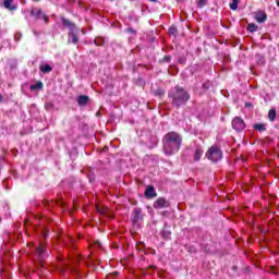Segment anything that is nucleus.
<instances>
[{"instance_id": "f257e3e1", "label": "nucleus", "mask_w": 279, "mask_h": 279, "mask_svg": "<svg viewBox=\"0 0 279 279\" xmlns=\"http://www.w3.org/2000/svg\"><path fill=\"white\" fill-rule=\"evenodd\" d=\"M163 154L166 156H173L180 151L182 147V135L178 132H169L162 138Z\"/></svg>"}, {"instance_id": "f03ea898", "label": "nucleus", "mask_w": 279, "mask_h": 279, "mask_svg": "<svg viewBox=\"0 0 279 279\" xmlns=\"http://www.w3.org/2000/svg\"><path fill=\"white\" fill-rule=\"evenodd\" d=\"M34 264L37 269V274L39 276L40 274H43V276H47V265L45 264V258H47L46 246L40 242L38 246H34Z\"/></svg>"}, {"instance_id": "7ed1b4c3", "label": "nucleus", "mask_w": 279, "mask_h": 279, "mask_svg": "<svg viewBox=\"0 0 279 279\" xmlns=\"http://www.w3.org/2000/svg\"><path fill=\"white\" fill-rule=\"evenodd\" d=\"M168 97L171 99V105L174 108H182V106H185L189 99H191L189 92H185V89L180 86H175L173 89H171Z\"/></svg>"}, {"instance_id": "20e7f679", "label": "nucleus", "mask_w": 279, "mask_h": 279, "mask_svg": "<svg viewBox=\"0 0 279 279\" xmlns=\"http://www.w3.org/2000/svg\"><path fill=\"white\" fill-rule=\"evenodd\" d=\"M206 158L211 160V162H219L223 158V153L219 146H211L206 153Z\"/></svg>"}, {"instance_id": "39448f33", "label": "nucleus", "mask_w": 279, "mask_h": 279, "mask_svg": "<svg viewBox=\"0 0 279 279\" xmlns=\"http://www.w3.org/2000/svg\"><path fill=\"white\" fill-rule=\"evenodd\" d=\"M232 128L235 130V132H243L245 130V121H243V118L235 117L232 120Z\"/></svg>"}, {"instance_id": "423d86ee", "label": "nucleus", "mask_w": 279, "mask_h": 279, "mask_svg": "<svg viewBox=\"0 0 279 279\" xmlns=\"http://www.w3.org/2000/svg\"><path fill=\"white\" fill-rule=\"evenodd\" d=\"M62 23H63V27H68V29H70V35L71 36H75L77 34H80V29L77 28V26H75V24L66 19H62Z\"/></svg>"}, {"instance_id": "0eeeda50", "label": "nucleus", "mask_w": 279, "mask_h": 279, "mask_svg": "<svg viewBox=\"0 0 279 279\" xmlns=\"http://www.w3.org/2000/svg\"><path fill=\"white\" fill-rule=\"evenodd\" d=\"M32 16H36V19H44L46 23H48L49 17L47 15L43 14V11L38 8H34L31 11Z\"/></svg>"}, {"instance_id": "6e6552de", "label": "nucleus", "mask_w": 279, "mask_h": 279, "mask_svg": "<svg viewBox=\"0 0 279 279\" xmlns=\"http://www.w3.org/2000/svg\"><path fill=\"white\" fill-rule=\"evenodd\" d=\"M204 155V148L199 145H195L194 148V161L199 162L202 160V156Z\"/></svg>"}, {"instance_id": "1a4fd4ad", "label": "nucleus", "mask_w": 279, "mask_h": 279, "mask_svg": "<svg viewBox=\"0 0 279 279\" xmlns=\"http://www.w3.org/2000/svg\"><path fill=\"white\" fill-rule=\"evenodd\" d=\"M138 221H143V209L136 207L133 210V223H138Z\"/></svg>"}, {"instance_id": "9d476101", "label": "nucleus", "mask_w": 279, "mask_h": 279, "mask_svg": "<svg viewBox=\"0 0 279 279\" xmlns=\"http://www.w3.org/2000/svg\"><path fill=\"white\" fill-rule=\"evenodd\" d=\"M169 203L167 199L160 197L154 203V208L161 209V208H168Z\"/></svg>"}, {"instance_id": "9b49d317", "label": "nucleus", "mask_w": 279, "mask_h": 279, "mask_svg": "<svg viewBox=\"0 0 279 279\" xmlns=\"http://www.w3.org/2000/svg\"><path fill=\"white\" fill-rule=\"evenodd\" d=\"M254 19L257 23H265V21H267V13L264 11H257L254 13Z\"/></svg>"}, {"instance_id": "f8f14e48", "label": "nucleus", "mask_w": 279, "mask_h": 279, "mask_svg": "<svg viewBox=\"0 0 279 279\" xmlns=\"http://www.w3.org/2000/svg\"><path fill=\"white\" fill-rule=\"evenodd\" d=\"M144 195H145V197H147L148 199H151V198L156 197V195H157V194H156V189H154L153 185H148V186L146 187V191H145Z\"/></svg>"}, {"instance_id": "ddd939ff", "label": "nucleus", "mask_w": 279, "mask_h": 279, "mask_svg": "<svg viewBox=\"0 0 279 279\" xmlns=\"http://www.w3.org/2000/svg\"><path fill=\"white\" fill-rule=\"evenodd\" d=\"M14 0H4L3 5L7 10H10V12H14L16 10V5H13Z\"/></svg>"}, {"instance_id": "4468645a", "label": "nucleus", "mask_w": 279, "mask_h": 279, "mask_svg": "<svg viewBox=\"0 0 279 279\" xmlns=\"http://www.w3.org/2000/svg\"><path fill=\"white\" fill-rule=\"evenodd\" d=\"M89 99H90V98H88V96H86V95H81V96H78V98H77V104H78V106H87Z\"/></svg>"}, {"instance_id": "2eb2a0df", "label": "nucleus", "mask_w": 279, "mask_h": 279, "mask_svg": "<svg viewBox=\"0 0 279 279\" xmlns=\"http://www.w3.org/2000/svg\"><path fill=\"white\" fill-rule=\"evenodd\" d=\"M254 130H256L257 132H265L267 130V124L265 123L254 124Z\"/></svg>"}, {"instance_id": "dca6fc26", "label": "nucleus", "mask_w": 279, "mask_h": 279, "mask_svg": "<svg viewBox=\"0 0 279 279\" xmlns=\"http://www.w3.org/2000/svg\"><path fill=\"white\" fill-rule=\"evenodd\" d=\"M39 71H41V73H51L53 69L51 68V65L45 64L39 66Z\"/></svg>"}, {"instance_id": "f3484780", "label": "nucleus", "mask_w": 279, "mask_h": 279, "mask_svg": "<svg viewBox=\"0 0 279 279\" xmlns=\"http://www.w3.org/2000/svg\"><path fill=\"white\" fill-rule=\"evenodd\" d=\"M94 43L97 45V47H101L106 43V39H104L101 36H97L95 37Z\"/></svg>"}, {"instance_id": "a211bd4d", "label": "nucleus", "mask_w": 279, "mask_h": 279, "mask_svg": "<svg viewBox=\"0 0 279 279\" xmlns=\"http://www.w3.org/2000/svg\"><path fill=\"white\" fill-rule=\"evenodd\" d=\"M255 60L259 66H263L265 64V56L263 54H256Z\"/></svg>"}, {"instance_id": "6ab92c4d", "label": "nucleus", "mask_w": 279, "mask_h": 279, "mask_svg": "<svg viewBox=\"0 0 279 279\" xmlns=\"http://www.w3.org/2000/svg\"><path fill=\"white\" fill-rule=\"evenodd\" d=\"M277 112H276V109H270L269 112H268V119L269 121H276V117H277Z\"/></svg>"}, {"instance_id": "aec40b11", "label": "nucleus", "mask_w": 279, "mask_h": 279, "mask_svg": "<svg viewBox=\"0 0 279 279\" xmlns=\"http://www.w3.org/2000/svg\"><path fill=\"white\" fill-rule=\"evenodd\" d=\"M31 90H43V82H37L34 85H31Z\"/></svg>"}, {"instance_id": "412c9836", "label": "nucleus", "mask_w": 279, "mask_h": 279, "mask_svg": "<svg viewBox=\"0 0 279 279\" xmlns=\"http://www.w3.org/2000/svg\"><path fill=\"white\" fill-rule=\"evenodd\" d=\"M161 236H163V239H171V231L167 228H163L161 231Z\"/></svg>"}, {"instance_id": "4be33fe9", "label": "nucleus", "mask_w": 279, "mask_h": 279, "mask_svg": "<svg viewBox=\"0 0 279 279\" xmlns=\"http://www.w3.org/2000/svg\"><path fill=\"white\" fill-rule=\"evenodd\" d=\"M66 269H69V265H66V264H59L58 271L60 274H64V271H66Z\"/></svg>"}, {"instance_id": "5701e85b", "label": "nucleus", "mask_w": 279, "mask_h": 279, "mask_svg": "<svg viewBox=\"0 0 279 279\" xmlns=\"http://www.w3.org/2000/svg\"><path fill=\"white\" fill-rule=\"evenodd\" d=\"M247 29L248 32L254 33L258 29V26L256 24H248Z\"/></svg>"}, {"instance_id": "b1692460", "label": "nucleus", "mask_w": 279, "mask_h": 279, "mask_svg": "<svg viewBox=\"0 0 279 279\" xmlns=\"http://www.w3.org/2000/svg\"><path fill=\"white\" fill-rule=\"evenodd\" d=\"M78 41H80V38H77V36H71L68 39V43H73V45H77Z\"/></svg>"}, {"instance_id": "393cba45", "label": "nucleus", "mask_w": 279, "mask_h": 279, "mask_svg": "<svg viewBox=\"0 0 279 279\" xmlns=\"http://www.w3.org/2000/svg\"><path fill=\"white\" fill-rule=\"evenodd\" d=\"M241 0H232V3L230 4V8L232 9V10H238V8H239V2H240Z\"/></svg>"}, {"instance_id": "a878e982", "label": "nucleus", "mask_w": 279, "mask_h": 279, "mask_svg": "<svg viewBox=\"0 0 279 279\" xmlns=\"http://www.w3.org/2000/svg\"><path fill=\"white\" fill-rule=\"evenodd\" d=\"M175 34H178V28H175L174 26H171L169 28V35L170 36H175Z\"/></svg>"}, {"instance_id": "bb28decb", "label": "nucleus", "mask_w": 279, "mask_h": 279, "mask_svg": "<svg viewBox=\"0 0 279 279\" xmlns=\"http://www.w3.org/2000/svg\"><path fill=\"white\" fill-rule=\"evenodd\" d=\"M210 86H213V84H210L209 81H207V82H205V83L203 84V88H204L205 90H208V88H210Z\"/></svg>"}, {"instance_id": "cd10ccee", "label": "nucleus", "mask_w": 279, "mask_h": 279, "mask_svg": "<svg viewBox=\"0 0 279 279\" xmlns=\"http://www.w3.org/2000/svg\"><path fill=\"white\" fill-rule=\"evenodd\" d=\"M207 0H198L197 5L198 8H204L206 5Z\"/></svg>"}, {"instance_id": "c85d7f7f", "label": "nucleus", "mask_w": 279, "mask_h": 279, "mask_svg": "<svg viewBox=\"0 0 279 279\" xmlns=\"http://www.w3.org/2000/svg\"><path fill=\"white\" fill-rule=\"evenodd\" d=\"M51 108H53V104L47 102V104H46V109H47V110H51Z\"/></svg>"}, {"instance_id": "c756f323", "label": "nucleus", "mask_w": 279, "mask_h": 279, "mask_svg": "<svg viewBox=\"0 0 279 279\" xmlns=\"http://www.w3.org/2000/svg\"><path fill=\"white\" fill-rule=\"evenodd\" d=\"M163 61H165V62H171V56H166V57L163 58Z\"/></svg>"}, {"instance_id": "7c9ffc66", "label": "nucleus", "mask_w": 279, "mask_h": 279, "mask_svg": "<svg viewBox=\"0 0 279 279\" xmlns=\"http://www.w3.org/2000/svg\"><path fill=\"white\" fill-rule=\"evenodd\" d=\"M179 62H180V64H184L186 62V59L181 58V59H179Z\"/></svg>"}, {"instance_id": "2f4dec72", "label": "nucleus", "mask_w": 279, "mask_h": 279, "mask_svg": "<svg viewBox=\"0 0 279 279\" xmlns=\"http://www.w3.org/2000/svg\"><path fill=\"white\" fill-rule=\"evenodd\" d=\"M129 34H136V31L129 28Z\"/></svg>"}, {"instance_id": "473e14b6", "label": "nucleus", "mask_w": 279, "mask_h": 279, "mask_svg": "<svg viewBox=\"0 0 279 279\" xmlns=\"http://www.w3.org/2000/svg\"><path fill=\"white\" fill-rule=\"evenodd\" d=\"M99 213H101V215H106V209L99 210Z\"/></svg>"}, {"instance_id": "72a5a7b5", "label": "nucleus", "mask_w": 279, "mask_h": 279, "mask_svg": "<svg viewBox=\"0 0 279 279\" xmlns=\"http://www.w3.org/2000/svg\"><path fill=\"white\" fill-rule=\"evenodd\" d=\"M81 32H82V34H86V29H84V28H82Z\"/></svg>"}, {"instance_id": "f704fd0d", "label": "nucleus", "mask_w": 279, "mask_h": 279, "mask_svg": "<svg viewBox=\"0 0 279 279\" xmlns=\"http://www.w3.org/2000/svg\"><path fill=\"white\" fill-rule=\"evenodd\" d=\"M97 245H98V247H101V243L100 242H97Z\"/></svg>"}, {"instance_id": "c9c22d12", "label": "nucleus", "mask_w": 279, "mask_h": 279, "mask_svg": "<svg viewBox=\"0 0 279 279\" xmlns=\"http://www.w3.org/2000/svg\"><path fill=\"white\" fill-rule=\"evenodd\" d=\"M277 7L279 8V0H277Z\"/></svg>"}, {"instance_id": "e433bc0d", "label": "nucleus", "mask_w": 279, "mask_h": 279, "mask_svg": "<svg viewBox=\"0 0 279 279\" xmlns=\"http://www.w3.org/2000/svg\"><path fill=\"white\" fill-rule=\"evenodd\" d=\"M150 1L156 2V1H158V0H150Z\"/></svg>"}, {"instance_id": "4c0bfd02", "label": "nucleus", "mask_w": 279, "mask_h": 279, "mask_svg": "<svg viewBox=\"0 0 279 279\" xmlns=\"http://www.w3.org/2000/svg\"><path fill=\"white\" fill-rule=\"evenodd\" d=\"M15 40H19V37H15Z\"/></svg>"}]
</instances>
